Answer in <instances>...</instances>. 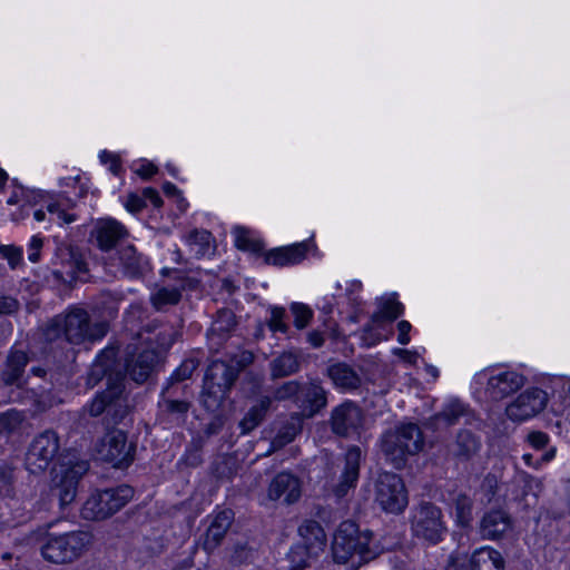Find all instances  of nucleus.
<instances>
[{"instance_id": "nucleus-1", "label": "nucleus", "mask_w": 570, "mask_h": 570, "mask_svg": "<svg viewBox=\"0 0 570 570\" xmlns=\"http://www.w3.org/2000/svg\"><path fill=\"white\" fill-rule=\"evenodd\" d=\"M118 366L117 348L107 346L96 357L89 374V380L95 383L106 377L108 387L98 393L83 407V412L92 417L104 414L102 421L107 429L119 424L129 413L122 386L125 375Z\"/></svg>"}, {"instance_id": "nucleus-2", "label": "nucleus", "mask_w": 570, "mask_h": 570, "mask_svg": "<svg viewBox=\"0 0 570 570\" xmlns=\"http://www.w3.org/2000/svg\"><path fill=\"white\" fill-rule=\"evenodd\" d=\"M108 330L107 322H92L86 309L75 306L48 321L42 327V336L50 343L63 338L70 344L80 345L100 341Z\"/></svg>"}, {"instance_id": "nucleus-3", "label": "nucleus", "mask_w": 570, "mask_h": 570, "mask_svg": "<svg viewBox=\"0 0 570 570\" xmlns=\"http://www.w3.org/2000/svg\"><path fill=\"white\" fill-rule=\"evenodd\" d=\"M424 436L415 423H401L386 430L380 438V449L386 462L401 470L407 459L423 450Z\"/></svg>"}, {"instance_id": "nucleus-4", "label": "nucleus", "mask_w": 570, "mask_h": 570, "mask_svg": "<svg viewBox=\"0 0 570 570\" xmlns=\"http://www.w3.org/2000/svg\"><path fill=\"white\" fill-rule=\"evenodd\" d=\"M371 542V531H361L354 521H343L334 534L333 558L337 563H346L354 557H358V563L368 562L377 554Z\"/></svg>"}, {"instance_id": "nucleus-5", "label": "nucleus", "mask_w": 570, "mask_h": 570, "mask_svg": "<svg viewBox=\"0 0 570 570\" xmlns=\"http://www.w3.org/2000/svg\"><path fill=\"white\" fill-rule=\"evenodd\" d=\"M239 368L225 361H213L206 371L202 392V403L209 412H216L226 400L238 377Z\"/></svg>"}, {"instance_id": "nucleus-6", "label": "nucleus", "mask_w": 570, "mask_h": 570, "mask_svg": "<svg viewBox=\"0 0 570 570\" xmlns=\"http://www.w3.org/2000/svg\"><path fill=\"white\" fill-rule=\"evenodd\" d=\"M91 542L92 535L86 531H71L59 535L50 534L41 547V554L52 563H68L81 557Z\"/></svg>"}, {"instance_id": "nucleus-7", "label": "nucleus", "mask_w": 570, "mask_h": 570, "mask_svg": "<svg viewBox=\"0 0 570 570\" xmlns=\"http://www.w3.org/2000/svg\"><path fill=\"white\" fill-rule=\"evenodd\" d=\"M134 497V489L129 485H119L94 492L81 509V515L86 520H105L122 507Z\"/></svg>"}, {"instance_id": "nucleus-8", "label": "nucleus", "mask_w": 570, "mask_h": 570, "mask_svg": "<svg viewBox=\"0 0 570 570\" xmlns=\"http://www.w3.org/2000/svg\"><path fill=\"white\" fill-rule=\"evenodd\" d=\"M298 533L304 541L303 547H295L288 557L289 570H305L309 566L308 559L317 557L326 547V534L320 522L305 520L298 528Z\"/></svg>"}, {"instance_id": "nucleus-9", "label": "nucleus", "mask_w": 570, "mask_h": 570, "mask_svg": "<svg viewBox=\"0 0 570 570\" xmlns=\"http://www.w3.org/2000/svg\"><path fill=\"white\" fill-rule=\"evenodd\" d=\"M89 464L87 461L61 462L55 469L51 492L59 499L60 507H66L73 502L77 495L78 483L87 473Z\"/></svg>"}, {"instance_id": "nucleus-10", "label": "nucleus", "mask_w": 570, "mask_h": 570, "mask_svg": "<svg viewBox=\"0 0 570 570\" xmlns=\"http://www.w3.org/2000/svg\"><path fill=\"white\" fill-rule=\"evenodd\" d=\"M60 450L56 431L45 430L35 436L26 454V468L33 474L45 472L55 461Z\"/></svg>"}, {"instance_id": "nucleus-11", "label": "nucleus", "mask_w": 570, "mask_h": 570, "mask_svg": "<svg viewBox=\"0 0 570 570\" xmlns=\"http://www.w3.org/2000/svg\"><path fill=\"white\" fill-rule=\"evenodd\" d=\"M375 499L387 512L403 511L407 504V495L402 479L395 473H381L375 483Z\"/></svg>"}, {"instance_id": "nucleus-12", "label": "nucleus", "mask_w": 570, "mask_h": 570, "mask_svg": "<svg viewBox=\"0 0 570 570\" xmlns=\"http://www.w3.org/2000/svg\"><path fill=\"white\" fill-rule=\"evenodd\" d=\"M135 450V445L127 442L126 433L118 429L108 431L98 445L100 458L116 468L128 466L134 461Z\"/></svg>"}, {"instance_id": "nucleus-13", "label": "nucleus", "mask_w": 570, "mask_h": 570, "mask_svg": "<svg viewBox=\"0 0 570 570\" xmlns=\"http://www.w3.org/2000/svg\"><path fill=\"white\" fill-rule=\"evenodd\" d=\"M441 518V510L438 507L432 503H422L412 519L414 535L430 543L439 542L445 531Z\"/></svg>"}, {"instance_id": "nucleus-14", "label": "nucleus", "mask_w": 570, "mask_h": 570, "mask_svg": "<svg viewBox=\"0 0 570 570\" xmlns=\"http://www.w3.org/2000/svg\"><path fill=\"white\" fill-rule=\"evenodd\" d=\"M479 379L487 377V392L493 400H502L520 390L525 377L513 370L490 367L478 374Z\"/></svg>"}, {"instance_id": "nucleus-15", "label": "nucleus", "mask_w": 570, "mask_h": 570, "mask_svg": "<svg viewBox=\"0 0 570 570\" xmlns=\"http://www.w3.org/2000/svg\"><path fill=\"white\" fill-rule=\"evenodd\" d=\"M548 395L544 391L533 387L519 394L505 407V414L513 422H524L544 410Z\"/></svg>"}, {"instance_id": "nucleus-16", "label": "nucleus", "mask_w": 570, "mask_h": 570, "mask_svg": "<svg viewBox=\"0 0 570 570\" xmlns=\"http://www.w3.org/2000/svg\"><path fill=\"white\" fill-rule=\"evenodd\" d=\"M330 422L334 434L348 438L360 433L364 414L357 404L346 401L332 410Z\"/></svg>"}, {"instance_id": "nucleus-17", "label": "nucleus", "mask_w": 570, "mask_h": 570, "mask_svg": "<svg viewBox=\"0 0 570 570\" xmlns=\"http://www.w3.org/2000/svg\"><path fill=\"white\" fill-rule=\"evenodd\" d=\"M53 265H60V268L52 271L57 281L72 282L79 274L87 272V264L82 255L71 245L61 244L57 247L53 258Z\"/></svg>"}, {"instance_id": "nucleus-18", "label": "nucleus", "mask_w": 570, "mask_h": 570, "mask_svg": "<svg viewBox=\"0 0 570 570\" xmlns=\"http://www.w3.org/2000/svg\"><path fill=\"white\" fill-rule=\"evenodd\" d=\"M306 417H313L327 406V391L317 380L302 383L296 405Z\"/></svg>"}, {"instance_id": "nucleus-19", "label": "nucleus", "mask_w": 570, "mask_h": 570, "mask_svg": "<svg viewBox=\"0 0 570 570\" xmlns=\"http://www.w3.org/2000/svg\"><path fill=\"white\" fill-rule=\"evenodd\" d=\"M129 235L127 228L114 218L100 219L94 226L91 236L102 252H109Z\"/></svg>"}, {"instance_id": "nucleus-20", "label": "nucleus", "mask_w": 570, "mask_h": 570, "mask_svg": "<svg viewBox=\"0 0 570 570\" xmlns=\"http://www.w3.org/2000/svg\"><path fill=\"white\" fill-rule=\"evenodd\" d=\"M302 494L299 479L289 473L281 472L271 481L267 489V497L272 501L283 500L285 504L295 503Z\"/></svg>"}, {"instance_id": "nucleus-21", "label": "nucleus", "mask_w": 570, "mask_h": 570, "mask_svg": "<svg viewBox=\"0 0 570 570\" xmlns=\"http://www.w3.org/2000/svg\"><path fill=\"white\" fill-rule=\"evenodd\" d=\"M361 456L362 452L357 446H351L346 451L344 470L340 482L333 489L337 499L344 498L351 489L356 487L360 475Z\"/></svg>"}, {"instance_id": "nucleus-22", "label": "nucleus", "mask_w": 570, "mask_h": 570, "mask_svg": "<svg viewBox=\"0 0 570 570\" xmlns=\"http://www.w3.org/2000/svg\"><path fill=\"white\" fill-rule=\"evenodd\" d=\"M157 362L158 354L154 350H144L126 360V371L132 381L144 383L153 373Z\"/></svg>"}, {"instance_id": "nucleus-23", "label": "nucleus", "mask_w": 570, "mask_h": 570, "mask_svg": "<svg viewBox=\"0 0 570 570\" xmlns=\"http://www.w3.org/2000/svg\"><path fill=\"white\" fill-rule=\"evenodd\" d=\"M28 363L29 356L27 352L12 347L1 372V381L3 384L20 386L22 384L24 368Z\"/></svg>"}, {"instance_id": "nucleus-24", "label": "nucleus", "mask_w": 570, "mask_h": 570, "mask_svg": "<svg viewBox=\"0 0 570 570\" xmlns=\"http://www.w3.org/2000/svg\"><path fill=\"white\" fill-rule=\"evenodd\" d=\"M234 514L230 510H224L216 514L209 524L203 540V548L208 553L213 552L225 538L232 525Z\"/></svg>"}, {"instance_id": "nucleus-25", "label": "nucleus", "mask_w": 570, "mask_h": 570, "mask_svg": "<svg viewBox=\"0 0 570 570\" xmlns=\"http://www.w3.org/2000/svg\"><path fill=\"white\" fill-rule=\"evenodd\" d=\"M307 250L308 244L306 242L274 248L265 254V262L274 266L294 265L305 258Z\"/></svg>"}, {"instance_id": "nucleus-26", "label": "nucleus", "mask_w": 570, "mask_h": 570, "mask_svg": "<svg viewBox=\"0 0 570 570\" xmlns=\"http://www.w3.org/2000/svg\"><path fill=\"white\" fill-rule=\"evenodd\" d=\"M118 261L124 274L129 277L142 275L148 267L147 258L131 244L121 246L118 250Z\"/></svg>"}, {"instance_id": "nucleus-27", "label": "nucleus", "mask_w": 570, "mask_h": 570, "mask_svg": "<svg viewBox=\"0 0 570 570\" xmlns=\"http://www.w3.org/2000/svg\"><path fill=\"white\" fill-rule=\"evenodd\" d=\"M301 368V355L295 351H284L269 363L272 380L283 379L297 373Z\"/></svg>"}, {"instance_id": "nucleus-28", "label": "nucleus", "mask_w": 570, "mask_h": 570, "mask_svg": "<svg viewBox=\"0 0 570 570\" xmlns=\"http://www.w3.org/2000/svg\"><path fill=\"white\" fill-rule=\"evenodd\" d=\"M470 570H504V559L498 550L481 547L470 558Z\"/></svg>"}, {"instance_id": "nucleus-29", "label": "nucleus", "mask_w": 570, "mask_h": 570, "mask_svg": "<svg viewBox=\"0 0 570 570\" xmlns=\"http://www.w3.org/2000/svg\"><path fill=\"white\" fill-rule=\"evenodd\" d=\"M327 374L334 385L344 391L356 390L361 385L358 374L345 363H336L327 368Z\"/></svg>"}, {"instance_id": "nucleus-30", "label": "nucleus", "mask_w": 570, "mask_h": 570, "mask_svg": "<svg viewBox=\"0 0 570 570\" xmlns=\"http://www.w3.org/2000/svg\"><path fill=\"white\" fill-rule=\"evenodd\" d=\"M509 517L500 510L487 513L481 521V533L487 539H497L510 529Z\"/></svg>"}, {"instance_id": "nucleus-31", "label": "nucleus", "mask_w": 570, "mask_h": 570, "mask_svg": "<svg viewBox=\"0 0 570 570\" xmlns=\"http://www.w3.org/2000/svg\"><path fill=\"white\" fill-rule=\"evenodd\" d=\"M235 326L236 321L233 311L227 308L219 309L208 331V337L210 341L217 338V342L214 344L219 345L224 340H226Z\"/></svg>"}, {"instance_id": "nucleus-32", "label": "nucleus", "mask_w": 570, "mask_h": 570, "mask_svg": "<svg viewBox=\"0 0 570 570\" xmlns=\"http://www.w3.org/2000/svg\"><path fill=\"white\" fill-rule=\"evenodd\" d=\"M24 423V415L22 412L10 409L0 413V434L12 435L21 431Z\"/></svg>"}, {"instance_id": "nucleus-33", "label": "nucleus", "mask_w": 570, "mask_h": 570, "mask_svg": "<svg viewBox=\"0 0 570 570\" xmlns=\"http://www.w3.org/2000/svg\"><path fill=\"white\" fill-rule=\"evenodd\" d=\"M181 298V292L175 286H164L155 292L151 297L153 306L160 311L168 305H176Z\"/></svg>"}, {"instance_id": "nucleus-34", "label": "nucleus", "mask_w": 570, "mask_h": 570, "mask_svg": "<svg viewBox=\"0 0 570 570\" xmlns=\"http://www.w3.org/2000/svg\"><path fill=\"white\" fill-rule=\"evenodd\" d=\"M233 234L235 236V245L238 249L249 250L253 253H258L263 249V243L258 239L252 238L247 228L236 226L233 228Z\"/></svg>"}, {"instance_id": "nucleus-35", "label": "nucleus", "mask_w": 570, "mask_h": 570, "mask_svg": "<svg viewBox=\"0 0 570 570\" xmlns=\"http://www.w3.org/2000/svg\"><path fill=\"white\" fill-rule=\"evenodd\" d=\"M404 307L402 303L394 298H387L383 302L379 312L372 315V322L394 321L403 314Z\"/></svg>"}, {"instance_id": "nucleus-36", "label": "nucleus", "mask_w": 570, "mask_h": 570, "mask_svg": "<svg viewBox=\"0 0 570 570\" xmlns=\"http://www.w3.org/2000/svg\"><path fill=\"white\" fill-rule=\"evenodd\" d=\"M302 389V382L292 380L282 383L277 386L273 393V397L276 401H293L297 405V399Z\"/></svg>"}, {"instance_id": "nucleus-37", "label": "nucleus", "mask_w": 570, "mask_h": 570, "mask_svg": "<svg viewBox=\"0 0 570 570\" xmlns=\"http://www.w3.org/2000/svg\"><path fill=\"white\" fill-rule=\"evenodd\" d=\"M159 409L163 413L168 414L176 420H180L187 414L189 410V403L186 401H178L164 397L159 402Z\"/></svg>"}, {"instance_id": "nucleus-38", "label": "nucleus", "mask_w": 570, "mask_h": 570, "mask_svg": "<svg viewBox=\"0 0 570 570\" xmlns=\"http://www.w3.org/2000/svg\"><path fill=\"white\" fill-rule=\"evenodd\" d=\"M462 414V403L459 400H454L448 403L443 411L436 415V420L449 426L456 423Z\"/></svg>"}, {"instance_id": "nucleus-39", "label": "nucleus", "mask_w": 570, "mask_h": 570, "mask_svg": "<svg viewBox=\"0 0 570 570\" xmlns=\"http://www.w3.org/2000/svg\"><path fill=\"white\" fill-rule=\"evenodd\" d=\"M271 317L267 320V326L272 332L287 333L288 325L285 322V308L279 306H272L269 308Z\"/></svg>"}, {"instance_id": "nucleus-40", "label": "nucleus", "mask_w": 570, "mask_h": 570, "mask_svg": "<svg viewBox=\"0 0 570 570\" xmlns=\"http://www.w3.org/2000/svg\"><path fill=\"white\" fill-rule=\"evenodd\" d=\"M291 312L294 315V325L298 330L305 328L313 317V311L303 303H293Z\"/></svg>"}, {"instance_id": "nucleus-41", "label": "nucleus", "mask_w": 570, "mask_h": 570, "mask_svg": "<svg viewBox=\"0 0 570 570\" xmlns=\"http://www.w3.org/2000/svg\"><path fill=\"white\" fill-rule=\"evenodd\" d=\"M515 478L523 484L525 494L538 497L543 490V482L525 472H518Z\"/></svg>"}, {"instance_id": "nucleus-42", "label": "nucleus", "mask_w": 570, "mask_h": 570, "mask_svg": "<svg viewBox=\"0 0 570 570\" xmlns=\"http://www.w3.org/2000/svg\"><path fill=\"white\" fill-rule=\"evenodd\" d=\"M301 431V426L297 423H288L284 425L275 436L274 443L277 446H283L291 443Z\"/></svg>"}, {"instance_id": "nucleus-43", "label": "nucleus", "mask_w": 570, "mask_h": 570, "mask_svg": "<svg viewBox=\"0 0 570 570\" xmlns=\"http://www.w3.org/2000/svg\"><path fill=\"white\" fill-rule=\"evenodd\" d=\"M0 255L8 261L12 269L18 268L22 264V249L13 245H3L0 247Z\"/></svg>"}, {"instance_id": "nucleus-44", "label": "nucleus", "mask_w": 570, "mask_h": 570, "mask_svg": "<svg viewBox=\"0 0 570 570\" xmlns=\"http://www.w3.org/2000/svg\"><path fill=\"white\" fill-rule=\"evenodd\" d=\"M210 233L207 230H193L187 236V242L190 245H197L199 248L197 249V254H205L209 240H210Z\"/></svg>"}, {"instance_id": "nucleus-45", "label": "nucleus", "mask_w": 570, "mask_h": 570, "mask_svg": "<svg viewBox=\"0 0 570 570\" xmlns=\"http://www.w3.org/2000/svg\"><path fill=\"white\" fill-rule=\"evenodd\" d=\"M197 362L194 360L184 361L171 374L170 381L181 382L189 379L197 368Z\"/></svg>"}, {"instance_id": "nucleus-46", "label": "nucleus", "mask_w": 570, "mask_h": 570, "mask_svg": "<svg viewBox=\"0 0 570 570\" xmlns=\"http://www.w3.org/2000/svg\"><path fill=\"white\" fill-rule=\"evenodd\" d=\"M264 414L256 410L255 407H250L244 419L240 421V428L244 433H248L254 430L264 419Z\"/></svg>"}, {"instance_id": "nucleus-47", "label": "nucleus", "mask_w": 570, "mask_h": 570, "mask_svg": "<svg viewBox=\"0 0 570 570\" xmlns=\"http://www.w3.org/2000/svg\"><path fill=\"white\" fill-rule=\"evenodd\" d=\"M253 551L247 547L246 543H236L233 548L230 560L234 563H244L249 560Z\"/></svg>"}, {"instance_id": "nucleus-48", "label": "nucleus", "mask_w": 570, "mask_h": 570, "mask_svg": "<svg viewBox=\"0 0 570 570\" xmlns=\"http://www.w3.org/2000/svg\"><path fill=\"white\" fill-rule=\"evenodd\" d=\"M47 212L50 215H57L58 220L63 224H70L76 220V216L73 214L66 213L58 203L48 204Z\"/></svg>"}, {"instance_id": "nucleus-49", "label": "nucleus", "mask_w": 570, "mask_h": 570, "mask_svg": "<svg viewBox=\"0 0 570 570\" xmlns=\"http://www.w3.org/2000/svg\"><path fill=\"white\" fill-rule=\"evenodd\" d=\"M43 246V239L37 235L32 236L28 245V259L37 263L40 259V252Z\"/></svg>"}, {"instance_id": "nucleus-50", "label": "nucleus", "mask_w": 570, "mask_h": 570, "mask_svg": "<svg viewBox=\"0 0 570 570\" xmlns=\"http://www.w3.org/2000/svg\"><path fill=\"white\" fill-rule=\"evenodd\" d=\"M99 157H100V160L102 164L109 165V170L114 175L119 174V171L121 170V165H120L119 157L117 155L109 153L107 150H104L100 153Z\"/></svg>"}, {"instance_id": "nucleus-51", "label": "nucleus", "mask_w": 570, "mask_h": 570, "mask_svg": "<svg viewBox=\"0 0 570 570\" xmlns=\"http://www.w3.org/2000/svg\"><path fill=\"white\" fill-rule=\"evenodd\" d=\"M362 284L361 282L354 281L351 282L348 287L346 288V297L348 299V303L354 306L358 307L362 304V299L358 296V292L361 291Z\"/></svg>"}, {"instance_id": "nucleus-52", "label": "nucleus", "mask_w": 570, "mask_h": 570, "mask_svg": "<svg viewBox=\"0 0 570 570\" xmlns=\"http://www.w3.org/2000/svg\"><path fill=\"white\" fill-rule=\"evenodd\" d=\"M527 440L532 448L539 450L548 444L549 436L541 431H533L528 434Z\"/></svg>"}, {"instance_id": "nucleus-53", "label": "nucleus", "mask_w": 570, "mask_h": 570, "mask_svg": "<svg viewBox=\"0 0 570 570\" xmlns=\"http://www.w3.org/2000/svg\"><path fill=\"white\" fill-rule=\"evenodd\" d=\"M125 206L130 213H138L144 207H146V202L141 195L130 194V195H128Z\"/></svg>"}, {"instance_id": "nucleus-54", "label": "nucleus", "mask_w": 570, "mask_h": 570, "mask_svg": "<svg viewBox=\"0 0 570 570\" xmlns=\"http://www.w3.org/2000/svg\"><path fill=\"white\" fill-rule=\"evenodd\" d=\"M19 308V302L12 296H0V314H12Z\"/></svg>"}, {"instance_id": "nucleus-55", "label": "nucleus", "mask_w": 570, "mask_h": 570, "mask_svg": "<svg viewBox=\"0 0 570 570\" xmlns=\"http://www.w3.org/2000/svg\"><path fill=\"white\" fill-rule=\"evenodd\" d=\"M141 196L145 198L146 204L150 203L156 208H159L163 205V199L159 193L151 187L145 188L141 193Z\"/></svg>"}, {"instance_id": "nucleus-56", "label": "nucleus", "mask_w": 570, "mask_h": 570, "mask_svg": "<svg viewBox=\"0 0 570 570\" xmlns=\"http://www.w3.org/2000/svg\"><path fill=\"white\" fill-rule=\"evenodd\" d=\"M411 328H412V326L407 321L399 322V324H397V331H399L397 341L400 344L406 345L410 343L409 333H410Z\"/></svg>"}, {"instance_id": "nucleus-57", "label": "nucleus", "mask_w": 570, "mask_h": 570, "mask_svg": "<svg viewBox=\"0 0 570 570\" xmlns=\"http://www.w3.org/2000/svg\"><path fill=\"white\" fill-rule=\"evenodd\" d=\"M373 323L371 321L370 324H366L362 332V340L367 346L375 345L380 341V336L373 333Z\"/></svg>"}, {"instance_id": "nucleus-58", "label": "nucleus", "mask_w": 570, "mask_h": 570, "mask_svg": "<svg viewBox=\"0 0 570 570\" xmlns=\"http://www.w3.org/2000/svg\"><path fill=\"white\" fill-rule=\"evenodd\" d=\"M136 173L147 179V178H150L151 176H154L156 173H157V167L154 165V164H142L137 170Z\"/></svg>"}, {"instance_id": "nucleus-59", "label": "nucleus", "mask_w": 570, "mask_h": 570, "mask_svg": "<svg viewBox=\"0 0 570 570\" xmlns=\"http://www.w3.org/2000/svg\"><path fill=\"white\" fill-rule=\"evenodd\" d=\"M307 342L315 348L321 347L324 344V336L318 331H312L307 334Z\"/></svg>"}, {"instance_id": "nucleus-60", "label": "nucleus", "mask_w": 570, "mask_h": 570, "mask_svg": "<svg viewBox=\"0 0 570 570\" xmlns=\"http://www.w3.org/2000/svg\"><path fill=\"white\" fill-rule=\"evenodd\" d=\"M445 570H463V562L460 552H455L450 557Z\"/></svg>"}, {"instance_id": "nucleus-61", "label": "nucleus", "mask_w": 570, "mask_h": 570, "mask_svg": "<svg viewBox=\"0 0 570 570\" xmlns=\"http://www.w3.org/2000/svg\"><path fill=\"white\" fill-rule=\"evenodd\" d=\"M395 354L402 357L404 361L414 364L417 360V353L409 350L397 348Z\"/></svg>"}, {"instance_id": "nucleus-62", "label": "nucleus", "mask_w": 570, "mask_h": 570, "mask_svg": "<svg viewBox=\"0 0 570 570\" xmlns=\"http://www.w3.org/2000/svg\"><path fill=\"white\" fill-rule=\"evenodd\" d=\"M271 404H272V399L268 396H264L259 400L258 404L254 405L253 407H255L256 410H258L259 412H262L265 415L266 412L268 411Z\"/></svg>"}, {"instance_id": "nucleus-63", "label": "nucleus", "mask_w": 570, "mask_h": 570, "mask_svg": "<svg viewBox=\"0 0 570 570\" xmlns=\"http://www.w3.org/2000/svg\"><path fill=\"white\" fill-rule=\"evenodd\" d=\"M223 425V422L219 417H216L214 421H212L207 428H206V433L208 435H212V434H216L218 433V431L220 430Z\"/></svg>"}, {"instance_id": "nucleus-64", "label": "nucleus", "mask_w": 570, "mask_h": 570, "mask_svg": "<svg viewBox=\"0 0 570 570\" xmlns=\"http://www.w3.org/2000/svg\"><path fill=\"white\" fill-rule=\"evenodd\" d=\"M557 454V449L556 448H550L547 452L543 453V455L541 456V459L539 460L540 462V465L542 463H548L550 462L551 460L554 459Z\"/></svg>"}]
</instances>
